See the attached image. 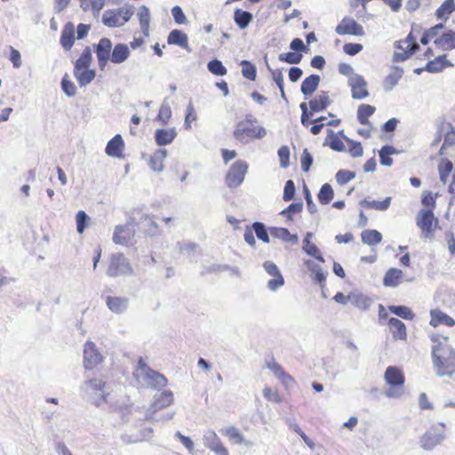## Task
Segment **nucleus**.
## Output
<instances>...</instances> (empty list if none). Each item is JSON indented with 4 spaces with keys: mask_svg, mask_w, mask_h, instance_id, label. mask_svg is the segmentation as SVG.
Instances as JSON below:
<instances>
[{
    "mask_svg": "<svg viewBox=\"0 0 455 455\" xmlns=\"http://www.w3.org/2000/svg\"><path fill=\"white\" fill-rule=\"evenodd\" d=\"M348 85L351 87L352 98L355 100H363L369 96L367 90V82L363 76L354 74L348 78Z\"/></svg>",
    "mask_w": 455,
    "mask_h": 455,
    "instance_id": "10",
    "label": "nucleus"
},
{
    "mask_svg": "<svg viewBox=\"0 0 455 455\" xmlns=\"http://www.w3.org/2000/svg\"><path fill=\"white\" fill-rule=\"evenodd\" d=\"M263 267L269 275L273 276V278L267 283V288L271 291H277L284 284V279L276 264L267 260L264 262Z\"/></svg>",
    "mask_w": 455,
    "mask_h": 455,
    "instance_id": "12",
    "label": "nucleus"
},
{
    "mask_svg": "<svg viewBox=\"0 0 455 455\" xmlns=\"http://www.w3.org/2000/svg\"><path fill=\"white\" fill-rule=\"evenodd\" d=\"M102 21L109 28L123 26L122 20L117 10L106 11L102 16Z\"/></svg>",
    "mask_w": 455,
    "mask_h": 455,
    "instance_id": "37",
    "label": "nucleus"
},
{
    "mask_svg": "<svg viewBox=\"0 0 455 455\" xmlns=\"http://www.w3.org/2000/svg\"><path fill=\"white\" fill-rule=\"evenodd\" d=\"M84 367L89 370L93 369L102 361L101 354L92 341H87L84 345Z\"/></svg>",
    "mask_w": 455,
    "mask_h": 455,
    "instance_id": "13",
    "label": "nucleus"
},
{
    "mask_svg": "<svg viewBox=\"0 0 455 455\" xmlns=\"http://www.w3.org/2000/svg\"><path fill=\"white\" fill-rule=\"evenodd\" d=\"M303 210V203H292L288 207L283 209L280 214L285 216L290 221L292 220V214L299 213Z\"/></svg>",
    "mask_w": 455,
    "mask_h": 455,
    "instance_id": "55",
    "label": "nucleus"
},
{
    "mask_svg": "<svg viewBox=\"0 0 455 455\" xmlns=\"http://www.w3.org/2000/svg\"><path fill=\"white\" fill-rule=\"evenodd\" d=\"M362 241L368 245L379 244L382 240V235L375 229H367L361 234Z\"/></svg>",
    "mask_w": 455,
    "mask_h": 455,
    "instance_id": "41",
    "label": "nucleus"
},
{
    "mask_svg": "<svg viewBox=\"0 0 455 455\" xmlns=\"http://www.w3.org/2000/svg\"><path fill=\"white\" fill-rule=\"evenodd\" d=\"M430 324L434 327H436L441 324L449 327L455 325V320L440 309H432L430 311Z\"/></svg>",
    "mask_w": 455,
    "mask_h": 455,
    "instance_id": "20",
    "label": "nucleus"
},
{
    "mask_svg": "<svg viewBox=\"0 0 455 455\" xmlns=\"http://www.w3.org/2000/svg\"><path fill=\"white\" fill-rule=\"evenodd\" d=\"M453 65L446 60V55H440L434 59L433 60H429L425 66V70L429 73H437L442 71L446 67H452Z\"/></svg>",
    "mask_w": 455,
    "mask_h": 455,
    "instance_id": "30",
    "label": "nucleus"
},
{
    "mask_svg": "<svg viewBox=\"0 0 455 455\" xmlns=\"http://www.w3.org/2000/svg\"><path fill=\"white\" fill-rule=\"evenodd\" d=\"M375 107L371 105L363 104L358 108L357 119L361 124H369L368 117L373 115Z\"/></svg>",
    "mask_w": 455,
    "mask_h": 455,
    "instance_id": "45",
    "label": "nucleus"
},
{
    "mask_svg": "<svg viewBox=\"0 0 455 455\" xmlns=\"http://www.w3.org/2000/svg\"><path fill=\"white\" fill-rule=\"evenodd\" d=\"M280 61L289 64H299L301 61L302 54L299 52H284L278 56Z\"/></svg>",
    "mask_w": 455,
    "mask_h": 455,
    "instance_id": "58",
    "label": "nucleus"
},
{
    "mask_svg": "<svg viewBox=\"0 0 455 455\" xmlns=\"http://www.w3.org/2000/svg\"><path fill=\"white\" fill-rule=\"evenodd\" d=\"M313 234L311 232H307L303 239V247L302 250L307 254L314 257L320 262H324V259L321 254L318 247L311 242V238Z\"/></svg>",
    "mask_w": 455,
    "mask_h": 455,
    "instance_id": "26",
    "label": "nucleus"
},
{
    "mask_svg": "<svg viewBox=\"0 0 455 455\" xmlns=\"http://www.w3.org/2000/svg\"><path fill=\"white\" fill-rule=\"evenodd\" d=\"M61 89L68 97H73L76 94V87L75 84L68 79L66 74L61 80Z\"/></svg>",
    "mask_w": 455,
    "mask_h": 455,
    "instance_id": "57",
    "label": "nucleus"
},
{
    "mask_svg": "<svg viewBox=\"0 0 455 455\" xmlns=\"http://www.w3.org/2000/svg\"><path fill=\"white\" fill-rule=\"evenodd\" d=\"M204 444L216 455H228V449L222 444L220 437L213 430H208L204 435Z\"/></svg>",
    "mask_w": 455,
    "mask_h": 455,
    "instance_id": "17",
    "label": "nucleus"
},
{
    "mask_svg": "<svg viewBox=\"0 0 455 455\" xmlns=\"http://www.w3.org/2000/svg\"><path fill=\"white\" fill-rule=\"evenodd\" d=\"M242 75L243 77L254 81L256 78V68L248 60H242Z\"/></svg>",
    "mask_w": 455,
    "mask_h": 455,
    "instance_id": "53",
    "label": "nucleus"
},
{
    "mask_svg": "<svg viewBox=\"0 0 455 455\" xmlns=\"http://www.w3.org/2000/svg\"><path fill=\"white\" fill-rule=\"evenodd\" d=\"M270 235L275 238L280 239L286 243H290L292 245L297 244L299 242L298 235L296 234L291 235L290 231L285 228H271Z\"/></svg>",
    "mask_w": 455,
    "mask_h": 455,
    "instance_id": "27",
    "label": "nucleus"
},
{
    "mask_svg": "<svg viewBox=\"0 0 455 455\" xmlns=\"http://www.w3.org/2000/svg\"><path fill=\"white\" fill-rule=\"evenodd\" d=\"M112 42L110 39L103 37L96 44V55L99 62V68L103 70L111 58Z\"/></svg>",
    "mask_w": 455,
    "mask_h": 455,
    "instance_id": "15",
    "label": "nucleus"
},
{
    "mask_svg": "<svg viewBox=\"0 0 455 455\" xmlns=\"http://www.w3.org/2000/svg\"><path fill=\"white\" fill-rule=\"evenodd\" d=\"M355 177V173L347 170H339L336 175V180L339 185H345Z\"/></svg>",
    "mask_w": 455,
    "mask_h": 455,
    "instance_id": "60",
    "label": "nucleus"
},
{
    "mask_svg": "<svg viewBox=\"0 0 455 455\" xmlns=\"http://www.w3.org/2000/svg\"><path fill=\"white\" fill-rule=\"evenodd\" d=\"M396 48L402 50V52H395L393 56V60L395 62L404 61L409 59L413 53H415L419 45L416 42V37L413 36L412 32H411L405 40L399 41L396 43Z\"/></svg>",
    "mask_w": 455,
    "mask_h": 455,
    "instance_id": "7",
    "label": "nucleus"
},
{
    "mask_svg": "<svg viewBox=\"0 0 455 455\" xmlns=\"http://www.w3.org/2000/svg\"><path fill=\"white\" fill-rule=\"evenodd\" d=\"M220 433L228 437L229 440L233 441L236 444H242L243 443V435H242L241 431L235 427L222 428Z\"/></svg>",
    "mask_w": 455,
    "mask_h": 455,
    "instance_id": "47",
    "label": "nucleus"
},
{
    "mask_svg": "<svg viewBox=\"0 0 455 455\" xmlns=\"http://www.w3.org/2000/svg\"><path fill=\"white\" fill-rule=\"evenodd\" d=\"M331 137L330 148L337 152H345L346 147L342 140H340L336 135H334L332 130L328 131Z\"/></svg>",
    "mask_w": 455,
    "mask_h": 455,
    "instance_id": "63",
    "label": "nucleus"
},
{
    "mask_svg": "<svg viewBox=\"0 0 455 455\" xmlns=\"http://www.w3.org/2000/svg\"><path fill=\"white\" fill-rule=\"evenodd\" d=\"M137 15H138V18H139V20H140V28H141L142 33L146 36H148V29H149V21H150L149 9L147 6H145V5H141L139 8Z\"/></svg>",
    "mask_w": 455,
    "mask_h": 455,
    "instance_id": "40",
    "label": "nucleus"
},
{
    "mask_svg": "<svg viewBox=\"0 0 455 455\" xmlns=\"http://www.w3.org/2000/svg\"><path fill=\"white\" fill-rule=\"evenodd\" d=\"M124 140L120 134L115 135L106 146V154L112 157H123Z\"/></svg>",
    "mask_w": 455,
    "mask_h": 455,
    "instance_id": "18",
    "label": "nucleus"
},
{
    "mask_svg": "<svg viewBox=\"0 0 455 455\" xmlns=\"http://www.w3.org/2000/svg\"><path fill=\"white\" fill-rule=\"evenodd\" d=\"M334 196V192L331 186L329 183L323 184L317 195L318 201L320 204L325 205L328 204Z\"/></svg>",
    "mask_w": 455,
    "mask_h": 455,
    "instance_id": "46",
    "label": "nucleus"
},
{
    "mask_svg": "<svg viewBox=\"0 0 455 455\" xmlns=\"http://www.w3.org/2000/svg\"><path fill=\"white\" fill-rule=\"evenodd\" d=\"M74 76L81 87L92 83L95 78L94 69L89 68H74Z\"/></svg>",
    "mask_w": 455,
    "mask_h": 455,
    "instance_id": "23",
    "label": "nucleus"
},
{
    "mask_svg": "<svg viewBox=\"0 0 455 455\" xmlns=\"http://www.w3.org/2000/svg\"><path fill=\"white\" fill-rule=\"evenodd\" d=\"M444 438L445 435L443 432H438L437 430L431 428L425 432V434L420 437L419 444L423 450L432 451L439 445Z\"/></svg>",
    "mask_w": 455,
    "mask_h": 455,
    "instance_id": "14",
    "label": "nucleus"
},
{
    "mask_svg": "<svg viewBox=\"0 0 455 455\" xmlns=\"http://www.w3.org/2000/svg\"><path fill=\"white\" fill-rule=\"evenodd\" d=\"M309 108L313 112H319L324 110L330 104V97L327 92H321V93L309 100Z\"/></svg>",
    "mask_w": 455,
    "mask_h": 455,
    "instance_id": "32",
    "label": "nucleus"
},
{
    "mask_svg": "<svg viewBox=\"0 0 455 455\" xmlns=\"http://www.w3.org/2000/svg\"><path fill=\"white\" fill-rule=\"evenodd\" d=\"M435 224L438 223L437 219L435 218L434 212L432 210H420L416 217V224L422 230L425 236H428V235L433 231V222Z\"/></svg>",
    "mask_w": 455,
    "mask_h": 455,
    "instance_id": "16",
    "label": "nucleus"
},
{
    "mask_svg": "<svg viewBox=\"0 0 455 455\" xmlns=\"http://www.w3.org/2000/svg\"><path fill=\"white\" fill-rule=\"evenodd\" d=\"M250 116L238 122L234 129V138L243 144L248 143L251 140L262 139L267 135V131L263 126H254Z\"/></svg>",
    "mask_w": 455,
    "mask_h": 455,
    "instance_id": "3",
    "label": "nucleus"
},
{
    "mask_svg": "<svg viewBox=\"0 0 455 455\" xmlns=\"http://www.w3.org/2000/svg\"><path fill=\"white\" fill-rule=\"evenodd\" d=\"M434 43L438 48L443 51L455 49V32L452 30L445 32L436 38Z\"/></svg>",
    "mask_w": 455,
    "mask_h": 455,
    "instance_id": "28",
    "label": "nucleus"
},
{
    "mask_svg": "<svg viewBox=\"0 0 455 455\" xmlns=\"http://www.w3.org/2000/svg\"><path fill=\"white\" fill-rule=\"evenodd\" d=\"M167 156L166 149H157L149 157L148 165L153 172H162L164 171V161Z\"/></svg>",
    "mask_w": 455,
    "mask_h": 455,
    "instance_id": "24",
    "label": "nucleus"
},
{
    "mask_svg": "<svg viewBox=\"0 0 455 455\" xmlns=\"http://www.w3.org/2000/svg\"><path fill=\"white\" fill-rule=\"evenodd\" d=\"M295 195V184L291 180L285 182L283 199L285 202L291 201Z\"/></svg>",
    "mask_w": 455,
    "mask_h": 455,
    "instance_id": "64",
    "label": "nucleus"
},
{
    "mask_svg": "<svg viewBox=\"0 0 455 455\" xmlns=\"http://www.w3.org/2000/svg\"><path fill=\"white\" fill-rule=\"evenodd\" d=\"M447 342V338H443ZM432 359L436 374L451 377L455 371V350L447 343L439 342L432 347Z\"/></svg>",
    "mask_w": 455,
    "mask_h": 455,
    "instance_id": "1",
    "label": "nucleus"
},
{
    "mask_svg": "<svg viewBox=\"0 0 455 455\" xmlns=\"http://www.w3.org/2000/svg\"><path fill=\"white\" fill-rule=\"evenodd\" d=\"M253 16L250 12L242 9H235L234 12V20L241 29L246 28L252 21Z\"/></svg>",
    "mask_w": 455,
    "mask_h": 455,
    "instance_id": "36",
    "label": "nucleus"
},
{
    "mask_svg": "<svg viewBox=\"0 0 455 455\" xmlns=\"http://www.w3.org/2000/svg\"><path fill=\"white\" fill-rule=\"evenodd\" d=\"M403 275V272L397 268H390L386 273L383 283L385 286L396 287L400 283V279Z\"/></svg>",
    "mask_w": 455,
    "mask_h": 455,
    "instance_id": "39",
    "label": "nucleus"
},
{
    "mask_svg": "<svg viewBox=\"0 0 455 455\" xmlns=\"http://www.w3.org/2000/svg\"><path fill=\"white\" fill-rule=\"evenodd\" d=\"M74 42H75L74 26L72 23H68L65 26V28L61 33L60 44L64 49L69 50L73 46Z\"/></svg>",
    "mask_w": 455,
    "mask_h": 455,
    "instance_id": "35",
    "label": "nucleus"
},
{
    "mask_svg": "<svg viewBox=\"0 0 455 455\" xmlns=\"http://www.w3.org/2000/svg\"><path fill=\"white\" fill-rule=\"evenodd\" d=\"M391 204V197L387 196L383 201H370L363 199L360 202V205L367 209H374L378 211H386L389 208Z\"/></svg>",
    "mask_w": 455,
    "mask_h": 455,
    "instance_id": "38",
    "label": "nucleus"
},
{
    "mask_svg": "<svg viewBox=\"0 0 455 455\" xmlns=\"http://www.w3.org/2000/svg\"><path fill=\"white\" fill-rule=\"evenodd\" d=\"M84 396L94 405L100 406L106 402L108 392L106 390V383L99 379H92L85 381L82 387Z\"/></svg>",
    "mask_w": 455,
    "mask_h": 455,
    "instance_id": "4",
    "label": "nucleus"
},
{
    "mask_svg": "<svg viewBox=\"0 0 455 455\" xmlns=\"http://www.w3.org/2000/svg\"><path fill=\"white\" fill-rule=\"evenodd\" d=\"M134 376L138 380L141 379L147 387L154 389L160 390L168 383L164 375L148 367L142 358L138 362Z\"/></svg>",
    "mask_w": 455,
    "mask_h": 455,
    "instance_id": "2",
    "label": "nucleus"
},
{
    "mask_svg": "<svg viewBox=\"0 0 455 455\" xmlns=\"http://www.w3.org/2000/svg\"><path fill=\"white\" fill-rule=\"evenodd\" d=\"M141 220V223H143L147 227L144 231L148 235L153 236L159 234L158 224L156 221L152 220L149 218V216L145 215L142 217Z\"/></svg>",
    "mask_w": 455,
    "mask_h": 455,
    "instance_id": "51",
    "label": "nucleus"
},
{
    "mask_svg": "<svg viewBox=\"0 0 455 455\" xmlns=\"http://www.w3.org/2000/svg\"><path fill=\"white\" fill-rule=\"evenodd\" d=\"M208 70L216 76H225L227 68L223 66L222 62L217 59L212 60L207 64Z\"/></svg>",
    "mask_w": 455,
    "mask_h": 455,
    "instance_id": "54",
    "label": "nucleus"
},
{
    "mask_svg": "<svg viewBox=\"0 0 455 455\" xmlns=\"http://www.w3.org/2000/svg\"><path fill=\"white\" fill-rule=\"evenodd\" d=\"M403 75V70L401 68L395 67L392 73L387 76L383 81V89L386 92L393 90L398 84L399 80Z\"/></svg>",
    "mask_w": 455,
    "mask_h": 455,
    "instance_id": "33",
    "label": "nucleus"
},
{
    "mask_svg": "<svg viewBox=\"0 0 455 455\" xmlns=\"http://www.w3.org/2000/svg\"><path fill=\"white\" fill-rule=\"evenodd\" d=\"M167 42L169 44H176L190 52L187 35L179 29L170 32Z\"/></svg>",
    "mask_w": 455,
    "mask_h": 455,
    "instance_id": "34",
    "label": "nucleus"
},
{
    "mask_svg": "<svg viewBox=\"0 0 455 455\" xmlns=\"http://www.w3.org/2000/svg\"><path fill=\"white\" fill-rule=\"evenodd\" d=\"M278 156L280 159V166L282 168H287L290 164V149L287 146H282L278 149Z\"/></svg>",
    "mask_w": 455,
    "mask_h": 455,
    "instance_id": "62",
    "label": "nucleus"
},
{
    "mask_svg": "<svg viewBox=\"0 0 455 455\" xmlns=\"http://www.w3.org/2000/svg\"><path fill=\"white\" fill-rule=\"evenodd\" d=\"M172 116V109L171 107L167 101V100H164L162 103L159 113L157 116V119L161 121L164 124H166Z\"/></svg>",
    "mask_w": 455,
    "mask_h": 455,
    "instance_id": "56",
    "label": "nucleus"
},
{
    "mask_svg": "<svg viewBox=\"0 0 455 455\" xmlns=\"http://www.w3.org/2000/svg\"><path fill=\"white\" fill-rule=\"evenodd\" d=\"M107 307L115 314L124 313L129 306V299L124 297L108 296L106 299Z\"/></svg>",
    "mask_w": 455,
    "mask_h": 455,
    "instance_id": "19",
    "label": "nucleus"
},
{
    "mask_svg": "<svg viewBox=\"0 0 455 455\" xmlns=\"http://www.w3.org/2000/svg\"><path fill=\"white\" fill-rule=\"evenodd\" d=\"M76 230L79 234L84 233L89 221L88 215L84 211H79L76 215Z\"/></svg>",
    "mask_w": 455,
    "mask_h": 455,
    "instance_id": "61",
    "label": "nucleus"
},
{
    "mask_svg": "<svg viewBox=\"0 0 455 455\" xmlns=\"http://www.w3.org/2000/svg\"><path fill=\"white\" fill-rule=\"evenodd\" d=\"M350 302L359 309L366 310L368 309L372 300L363 294L351 293L349 294Z\"/></svg>",
    "mask_w": 455,
    "mask_h": 455,
    "instance_id": "42",
    "label": "nucleus"
},
{
    "mask_svg": "<svg viewBox=\"0 0 455 455\" xmlns=\"http://www.w3.org/2000/svg\"><path fill=\"white\" fill-rule=\"evenodd\" d=\"M132 274V267L123 253H115L111 256L107 275L110 277L128 275Z\"/></svg>",
    "mask_w": 455,
    "mask_h": 455,
    "instance_id": "5",
    "label": "nucleus"
},
{
    "mask_svg": "<svg viewBox=\"0 0 455 455\" xmlns=\"http://www.w3.org/2000/svg\"><path fill=\"white\" fill-rule=\"evenodd\" d=\"M455 10V0H445L436 10L437 19L447 20L449 15Z\"/></svg>",
    "mask_w": 455,
    "mask_h": 455,
    "instance_id": "43",
    "label": "nucleus"
},
{
    "mask_svg": "<svg viewBox=\"0 0 455 455\" xmlns=\"http://www.w3.org/2000/svg\"><path fill=\"white\" fill-rule=\"evenodd\" d=\"M177 137L175 128L157 129L155 132V140L158 146H166L171 144Z\"/></svg>",
    "mask_w": 455,
    "mask_h": 455,
    "instance_id": "22",
    "label": "nucleus"
},
{
    "mask_svg": "<svg viewBox=\"0 0 455 455\" xmlns=\"http://www.w3.org/2000/svg\"><path fill=\"white\" fill-rule=\"evenodd\" d=\"M397 153V150L393 146L386 145L382 147L379 152L380 164L384 166H391L393 164V159L390 156Z\"/></svg>",
    "mask_w": 455,
    "mask_h": 455,
    "instance_id": "44",
    "label": "nucleus"
},
{
    "mask_svg": "<svg viewBox=\"0 0 455 455\" xmlns=\"http://www.w3.org/2000/svg\"><path fill=\"white\" fill-rule=\"evenodd\" d=\"M135 236L134 225L132 222L116 226L113 235V241L116 244L127 245Z\"/></svg>",
    "mask_w": 455,
    "mask_h": 455,
    "instance_id": "11",
    "label": "nucleus"
},
{
    "mask_svg": "<svg viewBox=\"0 0 455 455\" xmlns=\"http://www.w3.org/2000/svg\"><path fill=\"white\" fill-rule=\"evenodd\" d=\"M130 56V50L125 44H117L111 53L110 61L115 64L124 62Z\"/></svg>",
    "mask_w": 455,
    "mask_h": 455,
    "instance_id": "31",
    "label": "nucleus"
},
{
    "mask_svg": "<svg viewBox=\"0 0 455 455\" xmlns=\"http://www.w3.org/2000/svg\"><path fill=\"white\" fill-rule=\"evenodd\" d=\"M174 397L173 393L171 390H164L161 393L156 394L154 395L153 403L148 410V412L145 416L147 420H152L153 415L173 403Z\"/></svg>",
    "mask_w": 455,
    "mask_h": 455,
    "instance_id": "8",
    "label": "nucleus"
},
{
    "mask_svg": "<svg viewBox=\"0 0 455 455\" xmlns=\"http://www.w3.org/2000/svg\"><path fill=\"white\" fill-rule=\"evenodd\" d=\"M388 324L390 328V331L395 339H406V327L405 324L399 319L391 317L388 320Z\"/></svg>",
    "mask_w": 455,
    "mask_h": 455,
    "instance_id": "29",
    "label": "nucleus"
},
{
    "mask_svg": "<svg viewBox=\"0 0 455 455\" xmlns=\"http://www.w3.org/2000/svg\"><path fill=\"white\" fill-rule=\"evenodd\" d=\"M252 229L259 240H261L263 243H269V235L267 228L262 222H254L252 224Z\"/></svg>",
    "mask_w": 455,
    "mask_h": 455,
    "instance_id": "52",
    "label": "nucleus"
},
{
    "mask_svg": "<svg viewBox=\"0 0 455 455\" xmlns=\"http://www.w3.org/2000/svg\"><path fill=\"white\" fill-rule=\"evenodd\" d=\"M92 60V54L89 46L85 47L81 56L75 62L74 68H89Z\"/></svg>",
    "mask_w": 455,
    "mask_h": 455,
    "instance_id": "50",
    "label": "nucleus"
},
{
    "mask_svg": "<svg viewBox=\"0 0 455 455\" xmlns=\"http://www.w3.org/2000/svg\"><path fill=\"white\" fill-rule=\"evenodd\" d=\"M266 366L269 369L278 379H285L289 375L283 371V367L271 357L266 360Z\"/></svg>",
    "mask_w": 455,
    "mask_h": 455,
    "instance_id": "49",
    "label": "nucleus"
},
{
    "mask_svg": "<svg viewBox=\"0 0 455 455\" xmlns=\"http://www.w3.org/2000/svg\"><path fill=\"white\" fill-rule=\"evenodd\" d=\"M440 180L444 184L446 183L447 178L452 171V163L449 160L443 161L438 166Z\"/></svg>",
    "mask_w": 455,
    "mask_h": 455,
    "instance_id": "59",
    "label": "nucleus"
},
{
    "mask_svg": "<svg viewBox=\"0 0 455 455\" xmlns=\"http://www.w3.org/2000/svg\"><path fill=\"white\" fill-rule=\"evenodd\" d=\"M335 32L339 36H364V30L363 26L357 23L354 19L350 17H344L339 22V24L335 28Z\"/></svg>",
    "mask_w": 455,
    "mask_h": 455,
    "instance_id": "9",
    "label": "nucleus"
},
{
    "mask_svg": "<svg viewBox=\"0 0 455 455\" xmlns=\"http://www.w3.org/2000/svg\"><path fill=\"white\" fill-rule=\"evenodd\" d=\"M248 171V164L245 161L237 160L229 168L226 175L227 186L230 188L239 187L244 180Z\"/></svg>",
    "mask_w": 455,
    "mask_h": 455,
    "instance_id": "6",
    "label": "nucleus"
},
{
    "mask_svg": "<svg viewBox=\"0 0 455 455\" xmlns=\"http://www.w3.org/2000/svg\"><path fill=\"white\" fill-rule=\"evenodd\" d=\"M384 378L391 387L402 386L404 382L403 372L395 366H389L386 369Z\"/></svg>",
    "mask_w": 455,
    "mask_h": 455,
    "instance_id": "25",
    "label": "nucleus"
},
{
    "mask_svg": "<svg viewBox=\"0 0 455 455\" xmlns=\"http://www.w3.org/2000/svg\"><path fill=\"white\" fill-rule=\"evenodd\" d=\"M388 309L392 314L405 320H412L415 316L411 309L406 306H390Z\"/></svg>",
    "mask_w": 455,
    "mask_h": 455,
    "instance_id": "48",
    "label": "nucleus"
},
{
    "mask_svg": "<svg viewBox=\"0 0 455 455\" xmlns=\"http://www.w3.org/2000/svg\"><path fill=\"white\" fill-rule=\"evenodd\" d=\"M321 78L318 75H310L306 77L301 84L300 91L305 96V99H308L317 89L320 84Z\"/></svg>",
    "mask_w": 455,
    "mask_h": 455,
    "instance_id": "21",
    "label": "nucleus"
}]
</instances>
